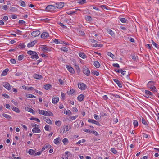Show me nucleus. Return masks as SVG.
I'll return each instance as SVG.
<instances>
[{
    "mask_svg": "<svg viewBox=\"0 0 159 159\" xmlns=\"http://www.w3.org/2000/svg\"><path fill=\"white\" fill-rule=\"evenodd\" d=\"M27 53L28 54L31 56V58L32 59L37 60L39 58L38 54L35 52L29 50L27 52Z\"/></svg>",
    "mask_w": 159,
    "mask_h": 159,
    "instance_id": "1",
    "label": "nucleus"
},
{
    "mask_svg": "<svg viewBox=\"0 0 159 159\" xmlns=\"http://www.w3.org/2000/svg\"><path fill=\"white\" fill-rule=\"evenodd\" d=\"M78 87L81 90H85L87 88L85 84L81 82L78 84Z\"/></svg>",
    "mask_w": 159,
    "mask_h": 159,
    "instance_id": "2",
    "label": "nucleus"
},
{
    "mask_svg": "<svg viewBox=\"0 0 159 159\" xmlns=\"http://www.w3.org/2000/svg\"><path fill=\"white\" fill-rule=\"evenodd\" d=\"M56 8L55 7L52 5H48L46 7V9L47 11H52Z\"/></svg>",
    "mask_w": 159,
    "mask_h": 159,
    "instance_id": "3",
    "label": "nucleus"
},
{
    "mask_svg": "<svg viewBox=\"0 0 159 159\" xmlns=\"http://www.w3.org/2000/svg\"><path fill=\"white\" fill-rule=\"evenodd\" d=\"M90 41H91V42L92 43H96V44H94L93 45V47H102V44H97V40H96L94 39H90Z\"/></svg>",
    "mask_w": 159,
    "mask_h": 159,
    "instance_id": "4",
    "label": "nucleus"
},
{
    "mask_svg": "<svg viewBox=\"0 0 159 159\" xmlns=\"http://www.w3.org/2000/svg\"><path fill=\"white\" fill-rule=\"evenodd\" d=\"M83 73L87 76H89L90 75V70L86 66L83 68Z\"/></svg>",
    "mask_w": 159,
    "mask_h": 159,
    "instance_id": "5",
    "label": "nucleus"
},
{
    "mask_svg": "<svg viewBox=\"0 0 159 159\" xmlns=\"http://www.w3.org/2000/svg\"><path fill=\"white\" fill-rule=\"evenodd\" d=\"M3 85L5 88L8 90H10L11 89V86L8 83L6 82H4L3 83Z\"/></svg>",
    "mask_w": 159,
    "mask_h": 159,
    "instance_id": "6",
    "label": "nucleus"
},
{
    "mask_svg": "<svg viewBox=\"0 0 159 159\" xmlns=\"http://www.w3.org/2000/svg\"><path fill=\"white\" fill-rule=\"evenodd\" d=\"M66 67L67 69L71 73L74 74L75 73V71L74 69L70 66V65H66Z\"/></svg>",
    "mask_w": 159,
    "mask_h": 159,
    "instance_id": "7",
    "label": "nucleus"
},
{
    "mask_svg": "<svg viewBox=\"0 0 159 159\" xmlns=\"http://www.w3.org/2000/svg\"><path fill=\"white\" fill-rule=\"evenodd\" d=\"M40 33V32L39 30H36L33 31L32 32L31 34L32 36L36 37L39 36Z\"/></svg>",
    "mask_w": 159,
    "mask_h": 159,
    "instance_id": "8",
    "label": "nucleus"
},
{
    "mask_svg": "<svg viewBox=\"0 0 159 159\" xmlns=\"http://www.w3.org/2000/svg\"><path fill=\"white\" fill-rule=\"evenodd\" d=\"M64 6V3L58 2L56 4V7L58 8H61L63 7Z\"/></svg>",
    "mask_w": 159,
    "mask_h": 159,
    "instance_id": "9",
    "label": "nucleus"
},
{
    "mask_svg": "<svg viewBox=\"0 0 159 159\" xmlns=\"http://www.w3.org/2000/svg\"><path fill=\"white\" fill-rule=\"evenodd\" d=\"M77 31L79 35L82 36H84L85 35V33L83 30H81L80 29H78Z\"/></svg>",
    "mask_w": 159,
    "mask_h": 159,
    "instance_id": "10",
    "label": "nucleus"
},
{
    "mask_svg": "<svg viewBox=\"0 0 159 159\" xmlns=\"http://www.w3.org/2000/svg\"><path fill=\"white\" fill-rule=\"evenodd\" d=\"M49 36V34L47 32H43L41 35V37L43 39H45Z\"/></svg>",
    "mask_w": 159,
    "mask_h": 159,
    "instance_id": "11",
    "label": "nucleus"
},
{
    "mask_svg": "<svg viewBox=\"0 0 159 159\" xmlns=\"http://www.w3.org/2000/svg\"><path fill=\"white\" fill-rule=\"evenodd\" d=\"M43 115L45 116H53V114L51 112L49 111L48 112L46 111H43Z\"/></svg>",
    "mask_w": 159,
    "mask_h": 159,
    "instance_id": "12",
    "label": "nucleus"
},
{
    "mask_svg": "<svg viewBox=\"0 0 159 159\" xmlns=\"http://www.w3.org/2000/svg\"><path fill=\"white\" fill-rule=\"evenodd\" d=\"M113 80L116 84H117V85H118L119 87H122V85L121 83L118 80L116 79H114Z\"/></svg>",
    "mask_w": 159,
    "mask_h": 159,
    "instance_id": "13",
    "label": "nucleus"
},
{
    "mask_svg": "<svg viewBox=\"0 0 159 159\" xmlns=\"http://www.w3.org/2000/svg\"><path fill=\"white\" fill-rule=\"evenodd\" d=\"M84 98V96L83 94H81L77 97V99L80 101L81 102Z\"/></svg>",
    "mask_w": 159,
    "mask_h": 159,
    "instance_id": "14",
    "label": "nucleus"
},
{
    "mask_svg": "<svg viewBox=\"0 0 159 159\" xmlns=\"http://www.w3.org/2000/svg\"><path fill=\"white\" fill-rule=\"evenodd\" d=\"M37 41L36 40H34L29 43L27 45V47L29 48L32 47L36 43Z\"/></svg>",
    "mask_w": 159,
    "mask_h": 159,
    "instance_id": "15",
    "label": "nucleus"
},
{
    "mask_svg": "<svg viewBox=\"0 0 159 159\" xmlns=\"http://www.w3.org/2000/svg\"><path fill=\"white\" fill-rule=\"evenodd\" d=\"M154 83L155 82L153 81H149L147 84L148 87L150 88L152 87L153 86H154Z\"/></svg>",
    "mask_w": 159,
    "mask_h": 159,
    "instance_id": "16",
    "label": "nucleus"
},
{
    "mask_svg": "<svg viewBox=\"0 0 159 159\" xmlns=\"http://www.w3.org/2000/svg\"><path fill=\"white\" fill-rule=\"evenodd\" d=\"M59 98L58 97H56L52 98V102L53 104L57 103L59 101Z\"/></svg>",
    "mask_w": 159,
    "mask_h": 159,
    "instance_id": "17",
    "label": "nucleus"
},
{
    "mask_svg": "<svg viewBox=\"0 0 159 159\" xmlns=\"http://www.w3.org/2000/svg\"><path fill=\"white\" fill-rule=\"evenodd\" d=\"M26 110L28 112H30L32 113L33 114H35V112L33 110V109L32 108L28 107H26L25 108Z\"/></svg>",
    "mask_w": 159,
    "mask_h": 159,
    "instance_id": "18",
    "label": "nucleus"
},
{
    "mask_svg": "<svg viewBox=\"0 0 159 159\" xmlns=\"http://www.w3.org/2000/svg\"><path fill=\"white\" fill-rule=\"evenodd\" d=\"M93 64L97 68H99L100 66L99 62L97 61H94L93 62Z\"/></svg>",
    "mask_w": 159,
    "mask_h": 159,
    "instance_id": "19",
    "label": "nucleus"
},
{
    "mask_svg": "<svg viewBox=\"0 0 159 159\" xmlns=\"http://www.w3.org/2000/svg\"><path fill=\"white\" fill-rule=\"evenodd\" d=\"M34 77L35 79H40L42 78V76L39 74H35L34 75Z\"/></svg>",
    "mask_w": 159,
    "mask_h": 159,
    "instance_id": "20",
    "label": "nucleus"
},
{
    "mask_svg": "<svg viewBox=\"0 0 159 159\" xmlns=\"http://www.w3.org/2000/svg\"><path fill=\"white\" fill-rule=\"evenodd\" d=\"M32 131L34 133H39L41 132V130L38 128H33Z\"/></svg>",
    "mask_w": 159,
    "mask_h": 159,
    "instance_id": "21",
    "label": "nucleus"
},
{
    "mask_svg": "<svg viewBox=\"0 0 159 159\" xmlns=\"http://www.w3.org/2000/svg\"><path fill=\"white\" fill-rule=\"evenodd\" d=\"M44 120L48 124L51 125L52 124V122L51 120L49 118H46L45 117L44 119Z\"/></svg>",
    "mask_w": 159,
    "mask_h": 159,
    "instance_id": "22",
    "label": "nucleus"
},
{
    "mask_svg": "<svg viewBox=\"0 0 159 159\" xmlns=\"http://www.w3.org/2000/svg\"><path fill=\"white\" fill-rule=\"evenodd\" d=\"M2 116L5 117L8 120H11V116L8 114L5 113H3L2 114Z\"/></svg>",
    "mask_w": 159,
    "mask_h": 159,
    "instance_id": "23",
    "label": "nucleus"
},
{
    "mask_svg": "<svg viewBox=\"0 0 159 159\" xmlns=\"http://www.w3.org/2000/svg\"><path fill=\"white\" fill-rule=\"evenodd\" d=\"M59 141H61V140H60V137H58L54 140V143L55 144H57L59 143Z\"/></svg>",
    "mask_w": 159,
    "mask_h": 159,
    "instance_id": "24",
    "label": "nucleus"
},
{
    "mask_svg": "<svg viewBox=\"0 0 159 159\" xmlns=\"http://www.w3.org/2000/svg\"><path fill=\"white\" fill-rule=\"evenodd\" d=\"M12 109L17 113H19L20 112V110L17 107H13L12 108Z\"/></svg>",
    "mask_w": 159,
    "mask_h": 159,
    "instance_id": "25",
    "label": "nucleus"
},
{
    "mask_svg": "<svg viewBox=\"0 0 159 159\" xmlns=\"http://www.w3.org/2000/svg\"><path fill=\"white\" fill-rule=\"evenodd\" d=\"M35 151L31 149H30L29 150L28 153L30 155H34L35 154Z\"/></svg>",
    "mask_w": 159,
    "mask_h": 159,
    "instance_id": "26",
    "label": "nucleus"
},
{
    "mask_svg": "<svg viewBox=\"0 0 159 159\" xmlns=\"http://www.w3.org/2000/svg\"><path fill=\"white\" fill-rule=\"evenodd\" d=\"M17 11V9L14 7H10V12H14Z\"/></svg>",
    "mask_w": 159,
    "mask_h": 159,
    "instance_id": "27",
    "label": "nucleus"
},
{
    "mask_svg": "<svg viewBox=\"0 0 159 159\" xmlns=\"http://www.w3.org/2000/svg\"><path fill=\"white\" fill-rule=\"evenodd\" d=\"M145 93L146 94L149 95V96H150L151 97H152L153 95L152 93H151L150 91L148 90H146L145 91Z\"/></svg>",
    "mask_w": 159,
    "mask_h": 159,
    "instance_id": "28",
    "label": "nucleus"
},
{
    "mask_svg": "<svg viewBox=\"0 0 159 159\" xmlns=\"http://www.w3.org/2000/svg\"><path fill=\"white\" fill-rule=\"evenodd\" d=\"M41 48L43 51H48V48L46 46H43L41 47Z\"/></svg>",
    "mask_w": 159,
    "mask_h": 159,
    "instance_id": "29",
    "label": "nucleus"
},
{
    "mask_svg": "<svg viewBox=\"0 0 159 159\" xmlns=\"http://www.w3.org/2000/svg\"><path fill=\"white\" fill-rule=\"evenodd\" d=\"M51 146L50 144H48L42 148V151L44 150L45 149H47L48 148H51Z\"/></svg>",
    "mask_w": 159,
    "mask_h": 159,
    "instance_id": "30",
    "label": "nucleus"
},
{
    "mask_svg": "<svg viewBox=\"0 0 159 159\" xmlns=\"http://www.w3.org/2000/svg\"><path fill=\"white\" fill-rule=\"evenodd\" d=\"M25 47L24 44V43H20L19 45L16 47V48L22 49Z\"/></svg>",
    "mask_w": 159,
    "mask_h": 159,
    "instance_id": "31",
    "label": "nucleus"
},
{
    "mask_svg": "<svg viewBox=\"0 0 159 159\" xmlns=\"http://www.w3.org/2000/svg\"><path fill=\"white\" fill-rule=\"evenodd\" d=\"M79 56L83 59H84L86 57V55L83 52L80 53H79Z\"/></svg>",
    "mask_w": 159,
    "mask_h": 159,
    "instance_id": "32",
    "label": "nucleus"
},
{
    "mask_svg": "<svg viewBox=\"0 0 159 159\" xmlns=\"http://www.w3.org/2000/svg\"><path fill=\"white\" fill-rule=\"evenodd\" d=\"M9 71V69L7 68L4 70L2 73V76H5L7 75V72Z\"/></svg>",
    "mask_w": 159,
    "mask_h": 159,
    "instance_id": "33",
    "label": "nucleus"
},
{
    "mask_svg": "<svg viewBox=\"0 0 159 159\" xmlns=\"http://www.w3.org/2000/svg\"><path fill=\"white\" fill-rule=\"evenodd\" d=\"M108 33L110 35L112 36H115V33L111 30L110 29L108 30Z\"/></svg>",
    "mask_w": 159,
    "mask_h": 159,
    "instance_id": "34",
    "label": "nucleus"
},
{
    "mask_svg": "<svg viewBox=\"0 0 159 159\" xmlns=\"http://www.w3.org/2000/svg\"><path fill=\"white\" fill-rule=\"evenodd\" d=\"M44 129L45 130L50 131L51 128L49 125H47L44 127Z\"/></svg>",
    "mask_w": 159,
    "mask_h": 159,
    "instance_id": "35",
    "label": "nucleus"
},
{
    "mask_svg": "<svg viewBox=\"0 0 159 159\" xmlns=\"http://www.w3.org/2000/svg\"><path fill=\"white\" fill-rule=\"evenodd\" d=\"M78 117V115H76L75 116H70L69 118L70 120H73L75 119H76Z\"/></svg>",
    "mask_w": 159,
    "mask_h": 159,
    "instance_id": "36",
    "label": "nucleus"
},
{
    "mask_svg": "<svg viewBox=\"0 0 159 159\" xmlns=\"http://www.w3.org/2000/svg\"><path fill=\"white\" fill-rule=\"evenodd\" d=\"M19 2L20 3V5L21 6L23 7H25L26 6V4L25 2L24 1L21 0L19 1Z\"/></svg>",
    "mask_w": 159,
    "mask_h": 159,
    "instance_id": "37",
    "label": "nucleus"
},
{
    "mask_svg": "<svg viewBox=\"0 0 159 159\" xmlns=\"http://www.w3.org/2000/svg\"><path fill=\"white\" fill-rule=\"evenodd\" d=\"M62 141L63 142L64 145H66L68 143V140L67 138H65L62 140Z\"/></svg>",
    "mask_w": 159,
    "mask_h": 159,
    "instance_id": "38",
    "label": "nucleus"
},
{
    "mask_svg": "<svg viewBox=\"0 0 159 159\" xmlns=\"http://www.w3.org/2000/svg\"><path fill=\"white\" fill-rule=\"evenodd\" d=\"M61 122L59 120L56 121L55 123V124L58 127H59L61 125Z\"/></svg>",
    "mask_w": 159,
    "mask_h": 159,
    "instance_id": "39",
    "label": "nucleus"
},
{
    "mask_svg": "<svg viewBox=\"0 0 159 159\" xmlns=\"http://www.w3.org/2000/svg\"><path fill=\"white\" fill-rule=\"evenodd\" d=\"M51 86L50 84H46L44 85V88L46 90L49 89L51 87Z\"/></svg>",
    "mask_w": 159,
    "mask_h": 159,
    "instance_id": "40",
    "label": "nucleus"
},
{
    "mask_svg": "<svg viewBox=\"0 0 159 159\" xmlns=\"http://www.w3.org/2000/svg\"><path fill=\"white\" fill-rule=\"evenodd\" d=\"M61 49V51L64 52H67L68 51V48H67L66 47H62Z\"/></svg>",
    "mask_w": 159,
    "mask_h": 159,
    "instance_id": "41",
    "label": "nucleus"
},
{
    "mask_svg": "<svg viewBox=\"0 0 159 159\" xmlns=\"http://www.w3.org/2000/svg\"><path fill=\"white\" fill-rule=\"evenodd\" d=\"M111 151L114 154H116L117 153V152L114 148H111Z\"/></svg>",
    "mask_w": 159,
    "mask_h": 159,
    "instance_id": "42",
    "label": "nucleus"
},
{
    "mask_svg": "<svg viewBox=\"0 0 159 159\" xmlns=\"http://www.w3.org/2000/svg\"><path fill=\"white\" fill-rule=\"evenodd\" d=\"M107 54L108 56L112 58H114L115 57V56L110 52H107Z\"/></svg>",
    "mask_w": 159,
    "mask_h": 159,
    "instance_id": "43",
    "label": "nucleus"
},
{
    "mask_svg": "<svg viewBox=\"0 0 159 159\" xmlns=\"http://www.w3.org/2000/svg\"><path fill=\"white\" fill-rule=\"evenodd\" d=\"M64 113L69 116L71 115L72 113L71 111L69 110H67L66 112H64Z\"/></svg>",
    "mask_w": 159,
    "mask_h": 159,
    "instance_id": "44",
    "label": "nucleus"
},
{
    "mask_svg": "<svg viewBox=\"0 0 159 159\" xmlns=\"http://www.w3.org/2000/svg\"><path fill=\"white\" fill-rule=\"evenodd\" d=\"M85 18L87 21H91L92 20L91 17L89 16H86L85 17Z\"/></svg>",
    "mask_w": 159,
    "mask_h": 159,
    "instance_id": "45",
    "label": "nucleus"
},
{
    "mask_svg": "<svg viewBox=\"0 0 159 159\" xmlns=\"http://www.w3.org/2000/svg\"><path fill=\"white\" fill-rule=\"evenodd\" d=\"M75 67L77 73H79L80 72V70L79 66L77 65H75Z\"/></svg>",
    "mask_w": 159,
    "mask_h": 159,
    "instance_id": "46",
    "label": "nucleus"
},
{
    "mask_svg": "<svg viewBox=\"0 0 159 159\" xmlns=\"http://www.w3.org/2000/svg\"><path fill=\"white\" fill-rule=\"evenodd\" d=\"M151 89V90L153 92H157V89L156 88V87L154 86H153L152 87L150 88Z\"/></svg>",
    "mask_w": 159,
    "mask_h": 159,
    "instance_id": "47",
    "label": "nucleus"
},
{
    "mask_svg": "<svg viewBox=\"0 0 159 159\" xmlns=\"http://www.w3.org/2000/svg\"><path fill=\"white\" fill-rule=\"evenodd\" d=\"M86 2L85 0H79L78 2L80 4H83L85 3Z\"/></svg>",
    "mask_w": 159,
    "mask_h": 159,
    "instance_id": "48",
    "label": "nucleus"
},
{
    "mask_svg": "<svg viewBox=\"0 0 159 159\" xmlns=\"http://www.w3.org/2000/svg\"><path fill=\"white\" fill-rule=\"evenodd\" d=\"M142 123L144 125H148V124L147 122L143 118H142Z\"/></svg>",
    "mask_w": 159,
    "mask_h": 159,
    "instance_id": "49",
    "label": "nucleus"
},
{
    "mask_svg": "<svg viewBox=\"0 0 159 159\" xmlns=\"http://www.w3.org/2000/svg\"><path fill=\"white\" fill-rule=\"evenodd\" d=\"M30 119L31 120H35V121H38V122H40V120L39 119L36 118L31 117V118H30Z\"/></svg>",
    "mask_w": 159,
    "mask_h": 159,
    "instance_id": "50",
    "label": "nucleus"
},
{
    "mask_svg": "<svg viewBox=\"0 0 159 159\" xmlns=\"http://www.w3.org/2000/svg\"><path fill=\"white\" fill-rule=\"evenodd\" d=\"M152 45L155 46L156 48H159V46L155 43L153 40L152 41Z\"/></svg>",
    "mask_w": 159,
    "mask_h": 159,
    "instance_id": "51",
    "label": "nucleus"
},
{
    "mask_svg": "<svg viewBox=\"0 0 159 159\" xmlns=\"http://www.w3.org/2000/svg\"><path fill=\"white\" fill-rule=\"evenodd\" d=\"M92 73H93V74L96 76H98L99 75V73L96 71H92Z\"/></svg>",
    "mask_w": 159,
    "mask_h": 159,
    "instance_id": "52",
    "label": "nucleus"
},
{
    "mask_svg": "<svg viewBox=\"0 0 159 159\" xmlns=\"http://www.w3.org/2000/svg\"><path fill=\"white\" fill-rule=\"evenodd\" d=\"M133 124L135 127H137L138 125V121L136 120L134 121Z\"/></svg>",
    "mask_w": 159,
    "mask_h": 159,
    "instance_id": "53",
    "label": "nucleus"
},
{
    "mask_svg": "<svg viewBox=\"0 0 159 159\" xmlns=\"http://www.w3.org/2000/svg\"><path fill=\"white\" fill-rule=\"evenodd\" d=\"M96 121V120H93V119H89L88 120V122H90V123H92L93 124H95V123Z\"/></svg>",
    "mask_w": 159,
    "mask_h": 159,
    "instance_id": "54",
    "label": "nucleus"
},
{
    "mask_svg": "<svg viewBox=\"0 0 159 159\" xmlns=\"http://www.w3.org/2000/svg\"><path fill=\"white\" fill-rule=\"evenodd\" d=\"M74 92L75 91L74 89H71L70 90L68 94L69 95L73 94L74 93Z\"/></svg>",
    "mask_w": 159,
    "mask_h": 159,
    "instance_id": "55",
    "label": "nucleus"
},
{
    "mask_svg": "<svg viewBox=\"0 0 159 159\" xmlns=\"http://www.w3.org/2000/svg\"><path fill=\"white\" fill-rule=\"evenodd\" d=\"M24 57V55H20L18 57V59L19 61L21 60Z\"/></svg>",
    "mask_w": 159,
    "mask_h": 159,
    "instance_id": "56",
    "label": "nucleus"
},
{
    "mask_svg": "<svg viewBox=\"0 0 159 159\" xmlns=\"http://www.w3.org/2000/svg\"><path fill=\"white\" fill-rule=\"evenodd\" d=\"M43 151L42 150L41 151H39L35 153L34 155V156H35L36 155H40L41 154V153Z\"/></svg>",
    "mask_w": 159,
    "mask_h": 159,
    "instance_id": "57",
    "label": "nucleus"
},
{
    "mask_svg": "<svg viewBox=\"0 0 159 159\" xmlns=\"http://www.w3.org/2000/svg\"><path fill=\"white\" fill-rule=\"evenodd\" d=\"M28 97L30 98H36V96L31 94H29Z\"/></svg>",
    "mask_w": 159,
    "mask_h": 159,
    "instance_id": "58",
    "label": "nucleus"
},
{
    "mask_svg": "<svg viewBox=\"0 0 159 159\" xmlns=\"http://www.w3.org/2000/svg\"><path fill=\"white\" fill-rule=\"evenodd\" d=\"M8 8V7L6 5H5L2 6V9L5 10H7Z\"/></svg>",
    "mask_w": 159,
    "mask_h": 159,
    "instance_id": "59",
    "label": "nucleus"
},
{
    "mask_svg": "<svg viewBox=\"0 0 159 159\" xmlns=\"http://www.w3.org/2000/svg\"><path fill=\"white\" fill-rule=\"evenodd\" d=\"M91 132L96 136H98L99 135L98 133L95 131H91Z\"/></svg>",
    "mask_w": 159,
    "mask_h": 159,
    "instance_id": "60",
    "label": "nucleus"
},
{
    "mask_svg": "<svg viewBox=\"0 0 159 159\" xmlns=\"http://www.w3.org/2000/svg\"><path fill=\"white\" fill-rule=\"evenodd\" d=\"M120 20L121 22L123 23H125L126 22V20L125 18H122L120 19Z\"/></svg>",
    "mask_w": 159,
    "mask_h": 159,
    "instance_id": "61",
    "label": "nucleus"
},
{
    "mask_svg": "<svg viewBox=\"0 0 159 159\" xmlns=\"http://www.w3.org/2000/svg\"><path fill=\"white\" fill-rule=\"evenodd\" d=\"M113 66L114 67H117L118 68H119L120 67L119 64H118V63H114L113 64Z\"/></svg>",
    "mask_w": 159,
    "mask_h": 159,
    "instance_id": "62",
    "label": "nucleus"
},
{
    "mask_svg": "<svg viewBox=\"0 0 159 159\" xmlns=\"http://www.w3.org/2000/svg\"><path fill=\"white\" fill-rule=\"evenodd\" d=\"M101 7L102 8V9H103V8L105 9H107V10H108V7L107 6L105 5H102L101 6Z\"/></svg>",
    "mask_w": 159,
    "mask_h": 159,
    "instance_id": "63",
    "label": "nucleus"
},
{
    "mask_svg": "<svg viewBox=\"0 0 159 159\" xmlns=\"http://www.w3.org/2000/svg\"><path fill=\"white\" fill-rule=\"evenodd\" d=\"M35 91L36 93H38L40 95H42L43 94V93L41 92L38 91L37 89H35Z\"/></svg>",
    "mask_w": 159,
    "mask_h": 159,
    "instance_id": "64",
    "label": "nucleus"
}]
</instances>
